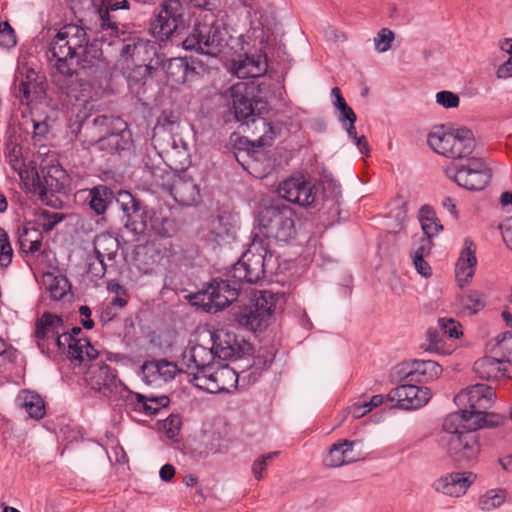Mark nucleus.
Masks as SVG:
<instances>
[{
  "mask_svg": "<svg viewBox=\"0 0 512 512\" xmlns=\"http://www.w3.org/2000/svg\"><path fill=\"white\" fill-rule=\"evenodd\" d=\"M98 41H90L83 26L65 24L49 43L48 60L54 62L53 67L65 78L78 75L79 70L98 77L108 65Z\"/></svg>",
  "mask_w": 512,
  "mask_h": 512,
  "instance_id": "nucleus-1",
  "label": "nucleus"
},
{
  "mask_svg": "<svg viewBox=\"0 0 512 512\" xmlns=\"http://www.w3.org/2000/svg\"><path fill=\"white\" fill-rule=\"evenodd\" d=\"M260 255L250 248L227 273V279H212L205 289L189 295L192 306L206 313H216L238 301L242 285L255 284L264 277Z\"/></svg>",
  "mask_w": 512,
  "mask_h": 512,
  "instance_id": "nucleus-2",
  "label": "nucleus"
},
{
  "mask_svg": "<svg viewBox=\"0 0 512 512\" xmlns=\"http://www.w3.org/2000/svg\"><path fill=\"white\" fill-rule=\"evenodd\" d=\"M278 194L287 202L316 209L328 225L339 220L341 191L333 183L316 185L302 178H289L280 183Z\"/></svg>",
  "mask_w": 512,
  "mask_h": 512,
  "instance_id": "nucleus-3",
  "label": "nucleus"
},
{
  "mask_svg": "<svg viewBox=\"0 0 512 512\" xmlns=\"http://www.w3.org/2000/svg\"><path fill=\"white\" fill-rule=\"evenodd\" d=\"M189 2L206 13L196 19L191 31L182 40L183 49L210 57L218 56L228 46L231 35L223 19H219L213 13L217 8L216 1L190 0Z\"/></svg>",
  "mask_w": 512,
  "mask_h": 512,
  "instance_id": "nucleus-4",
  "label": "nucleus"
},
{
  "mask_svg": "<svg viewBox=\"0 0 512 512\" xmlns=\"http://www.w3.org/2000/svg\"><path fill=\"white\" fill-rule=\"evenodd\" d=\"M463 417V415L448 414L443 420V434L439 438L440 446L446 450L452 462L460 468L472 466L480 453L478 434L466 427L467 420Z\"/></svg>",
  "mask_w": 512,
  "mask_h": 512,
  "instance_id": "nucleus-5",
  "label": "nucleus"
},
{
  "mask_svg": "<svg viewBox=\"0 0 512 512\" xmlns=\"http://www.w3.org/2000/svg\"><path fill=\"white\" fill-rule=\"evenodd\" d=\"M277 295L263 290L253 296L238 301L231 308V316L241 328L257 333L264 331L270 323L276 308Z\"/></svg>",
  "mask_w": 512,
  "mask_h": 512,
  "instance_id": "nucleus-6",
  "label": "nucleus"
},
{
  "mask_svg": "<svg viewBox=\"0 0 512 512\" xmlns=\"http://www.w3.org/2000/svg\"><path fill=\"white\" fill-rule=\"evenodd\" d=\"M255 229L258 231L252 234H259L269 243L274 240L287 244L296 235L294 212L289 205L275 201L259 212Z\"/></svg>",
  "mask_w": 512,
  "mask_h": 512,
  "instance_id": "nucleus-7",
  "label": "nucleus"
},
{
  "mask_svg": "<svg viewBox=\"0 0 512 512\" xmlns=\"http://www.w3.org/2000/svg\"><path fill=\"white\" fill-rule=\"evenodd\" d=\"M427 142L435 152L454 160L470 158L476 147L474 133L467 127L436 126L428 134Z\"/></svg>",
  "mask_w": 512,
  "mask_h": 512,
  "instance_id": "nucleus-8",
  "label": "nucleus"
},
{
  "mask_svg": "<svg viewBox=\"0 0 512 512\" xmlns=\"http://www.w3.org/2000/svg\"><path fill=\"white\" fill-rule=\"evenodd\" d=\"M232 109L237 122L249 124L256 116L270 110L269 102L260 95V86L254 82H238L231 86Z\"/></svg>",
  "mask_w": 512,
  "mask_h": 512,
  "instance_id": "nucleus-9",
  "label": "nucleus"
},
{
  "mask_svg": "<svg viewBox=\"0 0 512 512\" xmlns=\"http://www.w3.org/2000/svg\"><path fill=\"white\" fill-rule=\"evenodd\" d=\"M445 174L460 187L481 191L490 183L492 169L483 158L470 157L465 163L452 162L446 167Z\"/></svg>",
  "mask_w": 512,
  "mask_h": 512,
  "instance_id": "nucleus-10",
  "label": "nucleus"
},
{
  "mask_svg": "<svg viewBox=\"0 0 512 512\" xmlns=\"http://www.w3.org/2000/svg\"><path fill=\"white\" fill-rule=\"evenodd\" d=\"M118 40H110L108 45L119 46V53L123 60L132 63H153L156 58L163 61V53L156 41L139 37L135 32L121 31Z\"/></svg>",
  "mask_w": 512,
  "mask_h": 512,
  "instance_id": "nucleus-11",
  "label": "nucleus"
},
{
  "mask_svg": "<svg viewBox=\"0 0 512 512\" xmlns=\"http://www.w3.org/2000/svg\"><path fill=\"white\" fill-rule=\"evenodd\" d=\"M496 398L494 389L485 384H475L461 391L454 397L459 411L452 414L463 415L464 419H473L481 412L492 407Z\"/></svg>",
  "mask_w": 512,
  "mask_h": 512,
  "instance_id": "nucleus-12",
  "label": "nucleus"
},
{
  "mask_svg": "<svg viewBox=\"0 0 512 512\" xmlns=\"http://www.w3.org/2000/svg\"><path fill=\"white\" fill-rule=\"evenodd\" d=\"M117 206L122 212L121 223L125 229L135 235H142L148 230V218L152 208L137 195L124 189Z\"/></svg>",
  "mask_w": 512,
  "mask_h": 512,
  "instance_id": "nucleus-13",
  "label": "nucleus"
},
{
  "mask_svg": "<svg viewBox=\"0 0 512 512\" xmlns=\"http://www.w3.org/2000/svg\"><path fill=\"white\" fill-rule=\"evenodd\" d=\"M160 67L172 85H190L200 80L207 71V65L197 56L174 57L165 61L164 53Z\"/></svg>",
  "mask_w": 512,
  "mask_h": 512,
  "instance_id": "nucleus-14",
  "label": "nucleus"
},
{
  "mask_svg": "<svg viewBox=\"0 0 512 512\" xmlns=\"http://www.w3.org/2000/svg\"><path fill=\"white\" fill-rule=\"evenodd\" d=\"M184 24V8L180 0H164L159 11L151 21L150 31L159 41H166L174 36Z\"/></svg>",
  "mask_w": 512,
  "mask_h": 512,
  "instance_id": "nucleus-15",
  "label": "nucleus"
},
{
  "mask_svg": "<svg viewBox=\"0 0 512 512\" xmlns=\"http://www.w3.org/2000/svg\"><path fill=\"white\" fill-rule=\"evenodd\" d=\"M184 24V8L180 0H164L159 11L151 21L150 31L159 41H166L174 36Z\"/></svg>",
  "mask_w": 512,
  "mask_h": 512,
  "instance_id": "nucleus-16",
  "label": "nucleus"
},
{
  "mask_svg": "<svg viewBox=\"0 0 512 512\" xmlns=\"http://www.w3.org/2000/svg\"><path fill=\"white\" fill-rule=\"evenodd\" d=\"M400 384L386 395L388 402H396L395 407L403 410L418 409L424 406L431 398L429 388L418 386L415 381H408L405 374H398Z\"/></svg>",
  "mask_w": 512,
  "mask_h": 512,
  "instance_id": "nucleus-17",
  "label": "nucleus"
},
{
  "mask_svg": "<svg viewBox=\"0 0 512 512\" xmlns=\"http://www.w3.org/2000/svg\"><path fill=\"white\" fill-rule=\"evenodd\" d=\"M32 186L42 202L49 205L48 194L65 193L67 174L59 165L41 167L40 171L33 168L29 171Z\"/></svg>",
  "mask_w": 512,
  "mask_h": 512,
  "instance_id": "nucleus-18",
  "label": "nucleus"
},
{
  "mask_svg": "<svg viewBox=\"0 0 512 512\" xmlns=\"http://www.w3.org/2000/svg\"><path fill=\"white\" fill-rule=\"evenodd\" d=\"M236 238L234 215L226 210H218L208 220L207 232L203 239L213 249L229 244Z\"/></svg>",
  "mask_w": 512,
  "mask_h": 512,
  "instance_id": "nucleus-19",
  "label": "nucleus"
},
{
  "mask_svg": "<svg viewBox=\"0 0 512 512\" xmlns=\"http://www.w3.org/2000/svg\"><path fill=\"white\" fill-rule=\"evenodd\" d=\"M125 124L126 122L120 116L99 114L91 119L87 118L79 124V132L81 133L83 130L84 137L93 146L114 131L124 129Z\"/></svg>",
  "mask_w": 512,
  "mask_h": 512,
  "instance_id": "nucleus-20",
  "label": "nucleus"
},
{
  "mask_svg": "<svg viewBox=\"0 0 512 512\" xmlns=\"http://www.w3.org/2000/svg\"><path fill=\"white\" fill-rule=\"evenodd\" d=\"M260 120L263 122L264 126H267V130L257 139V145L248 157L250 161H248L243 168L246 170L251 169L259 173V176L262 177L268 174L274 167V158L265 147L272 145L276 137V132L271 123L267 122L264 118H260Z\"/></svg>",
  "mask_w": 512,
  "mask_h": 512,
  "instance_id": "nucleus-21",
  "label": "nucleus"
},
{
  "mask_svg": "<svg viewBox=\"0 0 512 512\" xmlns=\"http://www.w3.org/2000/svg\"><path fill=\"white\" fill-rule=\"evenodd\" d=\"M173 169L177 173L169 189L170 195L181 206H196L201 200L199 186L183 164Z\"/></svg>",
  "mask_w": 512,
  "mask_h": 512,
  "instance_id": "nucleus-22",
  "label": "nucleus"
},
{
  "mask_svg": "<svg viewBox=\"0 0 512 512\" xmlns=\"http://www.w3.org/2000/svg\"><path fill=\"white\" fill-rule=\"evenodd\" d=\"M85 375L91 389L105 397L111 396L122 385L117 371L104 362L90 364Z\"/></svg>",
  "mask_w": 512,
  "mask_h": 512,
  "instance_id": "nucleus-23",
  "label": "nucleus"
},
{
  "mask_svg": "<svg viewBox=\"0 0 512 512\" xmlns=\"http://www.w3.org/2000/svg\"><path fill=\"white\" fill-rule=\"evenodd\" d=\"M122 188L111 184H97L87 189L86 203L96 216H104L123 193Z\"/></svg>",
  "mask_w": 512,
  "mask_h": 512,
  "instance_id": "nucleus-24",
  "label": "nucleus"
},
{
  "mask_svg": "<svg viewBox=\"0 0 512 512\" xmlns=\"http://www.w3.org/2000/svg\"><path fill=\"white\" fill-rule=\"evenodd\" d=\"M442 367L433 360H413L411 363H401L397 374H405L408 381L423 383L439 378Z\"/></svg>",
  "mask_w": 512,
  "mask_h": 512,
  "instance_id": "nucleus-25",
  "label": "nucleus"
},
{
  "mask_svg": "<svg viewBox=\"0 0 512 512\" xmlns=\"http://www.w3.org/2000/svg\"><path fill=\"white\" fill-rule=\"evenodd\" d=\"M212 349L217 358L222 360L237 359L244 353L243 345L235 333L226 329H218L211 335Z\"/></svg>",
  "mask_w": 512,
  "mask_h": 512,
  "instance_id": "nucleus-26",
  "label": "nucleus"
},
{
  "mask_svg": "<svg viewBox=\"0 0 512 512\" xmlns=\"http://www.w3.org/2000/svg\"><path fill=\"white\" fill-rule=\"evenodd\" d=\"M477 475L471 471L452 472L437 479L433 487L437 492L448 496L459 497L464 495L470 485L476 480Z\"/></svg>",
  "mask_w": 512,
  "mask_h": 512,
  "instance_id": "nucleus-27",
  "label": "nucleus"
},
{
  "mask_svg": "<svg viewBox=\"0 0 512 512\" xmlns=\"http://www.w3.org/2000/svg\"><path fill=\"white\" fill-rule=\"evenodd\" d=\"M114 0H101V7L99 8L100 26L103 31H107L109 38H106V34L100 37L101 42H109L110 40H118L122 34L118 27V23L114 20L111 12L119 9H129L130 3L128 0H122L120 2H113Z\"/></svg>",
  "mask_w": 512,
  "mask_h": 512,
  "instance_id": "nucleus-28",
  "label": "nucleus"
},
{
  "mask_svg": "<svg viewBox=\"0 0 512 512\" xmlns=\"http://www.w3.org/2000/svg\"><path fill=\"white\" fill-rule=\"evenodd\" d=\"M64 329L65 325L62 316L52 312L45 311L36 319L33 337L37 340L38 348L42 353H45L46 348L44 341L48 340L50 337H54V335Z\"/></svg>",
  "mask_w": 512,
  "mask_h": 512,
  "instance_id": "nucleus-29",
  "label": "nucleus"
},
{
  "mask_svg": "<svg viewBox=\"0 0 512 512\" xmlns=\"http://www.w3.org/2000/svg\"><path fill=\"white\" fill-rule=\"evenodd\" d=\"M94 146H96L100 151H104L111 155H120L122 152L128 151L132 148V132L126 123L124 129H121V131H114Z\"/></svg>",
  "mask_w": 512,
  "mask_h": 512,
  "instance_id": "nucleus-30",
  "label": "nucleus"
},
{
  "mask_svg": "<svg viewBox=\"0 0 512 512\" xmlns=\"http://www.w3.org/2000/svg\"><path fill=\"white\" fill-rule=\"evenodd\" d=\"M170 398L167 395H144L141 393H131L128 405L136 412L146 415H156L162 408L168 407Z\"/></svg>",
  "mask_w": 512,
  "mask_h": 512,
  "instance_id": "nucleus-31",
  "label": "nucleus"
},
{
  "mask_svg": "<svg viewBox=\"0 0 512 512\" xmlns=\"http://www.w3.org/2000/svg\"><path fill=\"white\" fill-rule=\"evenodd\" d=\"M476 248L472 241H465V248L461 252V256L456 263V279L460 287L466 285L475 273L477 264Z\"/></svg>",
  "mask_w": 512,
  "mask_h": 512,
  "instance_id": "nucleus-32",
  "label": "nucleus"
},
{
  "mask_svg": "<svg viewBox=\"0 0 512 512\" xmlns=\"http://www.w3.org/2000/svg\"><path fill=\"white\" fill-rule=\"evenodd\" d=\"M255 251L260 255V263H262L264 277L277 274L279 269L278 257L273 254L270 244L259 234H254L250 243V252Z\"/></svg>",
  "mask_w": 512,
  "mask_h": 512,
  "instance_id": "nucleus-33",
  "label": "nucleus"
},
{
  "mask_svg": "<svg viewBox=\"0 0 512 512\" xmlns=\"http://www.w3.org/2000/svg\"><path fill=\"white\" fill-rule=\"evenodd\" d=\"M38 75L33 69H29L26 75H21L15 78L14 95L20 99L23 104L24 101L29 103L33 101L32 93H44L42 82L37 81Z\"/></svg>",
  "mask_w": 512,
  "mask_h": 512,
  "instance_id": "nucleus-34",
  "label": "nucleus"
},
{
  "mask_svg": "<svg viewBox=\"0 0 512 512\" xmlns=\"http://www.w3.org/2000/svg\"><path fill=\"white\" fill-rule=\"evenodd\" d=\"M268 68L267 56L261 51L257 54L245 53L243 58L239 59L236 73L239 77L256 78L266 73Z\"/></svg>",
  "mask_w": 512,
  "mask_h": 512,
  "instance_id": "nucleus-35",
  "label": "nucleus"
},
{
  "mask_svg": "<svg viewBox=\"0 0 512 512\" xmlns=\"http://www.w3.org/2000/svg\"><path fill=\"white\" fill-rule=\"evenodd\" d=\"M215 357L217 356L214 354L212 347L208 349L197 344L184 353L183 361L188 369L192 367L196 369H207L209 368V364L213 363Z\"/></svg>",
  "mask_w": 512,
  "mask_h": 512,
  "instance_id": "nucleus-36",
  "label": "nucleus"
},
{
  "mask_svg": "<svg viewBox=\"0 0 512 512\" xmlns=\"http://www.w3.org/2000/svg\"><path fill=\"white\" fill-rule=\"evenodd\" d=\"M354 443V441L349 440L334 443L323 460L324 465L329 468H336L352 462L354 459L349 457L348 453L352 450Z\"/></svg>",
  "mask_w": 512,
  "mask_h": 512,
  "instance_id": "nucleus-37",
  "label": "nucleus"
},
{
  "mask_svg": "<svg viewBox=\"0 0 512 512\" xmlns=\"http://www.w3.org/2000/svg\"><path fill=\"white\" fill-rule=\"evenodd\" d=\"M43 283L53 300H61L71 290L69 279L62 274L55 275L51 272L43 274Z\"/></svg>",
  "mask_w": 512,
  "mask_h": 512,
  "instance_id": "nucleus-38",
  "label": "nucleus"
},
{
  "mask_svg": "<svg viewBox=\"0 0 512 512\" xmlns=\"http://www.w3.org/2000/svg\"><path fill=\"white\" fill-rule=\"evenodd\" d=\"M149 228L159 237H172L177 232V222L175 219L163 216L152 209L148 218Z\"/></svg>",
  "mask_w": 512,
  "mask_h": 512,
  "instance_id": "nucleus-39",
  "label": "nucleus"
},
{
  "mask_svg": "<svg viewBox=\"0 0 512 512\" xmlns=\"http://www.w3.org/2000/svg\"><path fill=\"white\" fill-rule=\"evenodd\" d=\"M505 356L506 352L503 351L501 359L491 356L482 357L474 362L473 370L481 379L497 378L501 371L500 365L506 362Z\"/></svg>",
  "mask_w": 512,
  "mask_h": 512,
  "instance_id": "nucleus-40",
  "label": "nucleus"
},
{
  "mask_svg": "<svg viewBox=\"0 0 512 512\" xmlns=\"http://www.w3.org/2000/svg\"><path fill=\"white\" fill-rule=\"evenodd\" d=\"M17 401L31 418L40 420L44 417L45 404L40 395L24 390L18 395Z\"/></svg>",
  "mask_w": 512,
  "mask_h": 512,
  "instance_id": "nucleus-41",
  "label": "nucleus"
},
{
  "mask_svg": "<svg viewBox=\"0 0 512 512\" xmlns=\"http://www.w3.org/2000/svg\"><path fill=\"white\" fill-rule=\"evenodd\" d=\"M22 147L17 143L14 137H9L5 144V155L11 167L18 171L20 178L25 181L29 178V170L22 169L23 162L20 159Z\"/></svg>",
  "mask_w": 512,
  "mask_h": 512,
  "instance_id": "nucleus-42",
  "label": "nucleus"
},
{
  "mask_svg": "<svg viewBox=\"0 0 512 512\" xmlns=\"http://www.w3.org/2000/svg\"><path fill=\"white\" fill-rule=\"evenodd\" d=\"M230 142L233 148V154L236 161L242 166L245 167V164L248 163L247 159L242 160L240 158L241 154H245L246 157H249L251 151L256 147L257 140L251 141L245 136H241L237 133H232L230 136Z\"/></svg>",
  "mask_w": 512,
  "mask_h": 512,
  "instance_id": "nucleus-43",
  "label": "nucleus"
},
{
  "mask_svg": "<svg viewBox=\"0 0 512 512\" xmlns=\"http://www.w3.org/2000/svg\"><path fill=\"white\" fill-rule=\"evenodd\" d=\"M93 244L99 246L101 252L106 254L109 261H114L117 257L118 250L120 248V242L117 237L113 236L109 232H102L93 240Z\"/></svg>",
  "mask_w": 512,
  "mask_h": 512,
  "instance_id": "nucleus-44",
  "label": "nucleus"
},
{
  "mask_svg": "<svg viewBox=\"0 0 512 512\" xmlns=\"http://www.w3.org/2000/svg\"><path fill=\"white\" fill-rule=\"evenodd\" d=\"M466 427L475 432L481 428H493L503 423L504 417L497 413H489L487 410L481 412V415L475 416L473 419H466Z\"/></svg>",
  "mask_w": 512,
  "mask_h": 512,
  "instance_id": "nucleus-45",
  "label": "nucleus"
},
{
  "mask_svg": "<svg viewBox=\"0 0 512 512\" xmlns=\"http://www.w3.org/2000/svg\"><path fill=\"white\" fill-rule=\"evenodd\" d=\"M135 67L129 73V80L135 83L146 80L152 77L153 72L160 68L162 60L156 58L153 63H133Z\"/></svg>",
  "mask_w": 512,
  "mask_h": 512,
  "instance_id": "nucleus-46",
  "label": "nucleus"
},
{
  "mask_svg": "<svg viewBox=\"0 0 512 512\" xmlns=\"http://www.w3.org/2000/svg\"><path fill=\"white\" fill-rule=\"evenodd\" d=\"M181 113L177 109L167 108L163 109L157 118L156 128L160 127L164 131L172 133L179 127Z\"/></svg>",
  "mask_w": 512,
  "mask_h": 512,
  "instance_id": "nucleus-47",
  "label": "nucleus"
},
{
  "mask_svg": "<svg viewBox=\"0 0 512 512\" xmlns=\"http://www.w3.org/2000/svg\"><path fill=\"white\" fill-rule=\"evenodd\" d=\"M461 304L471 314H476L486 306V298L483 292L470 290L461 298Z\"/></svg>",
  "mask_w": 512,
  "mask_h": 512,
  "instance_id": "nucleus-48",
  "label": "nucleus"
},
{
  "mask_svg": "<svg viewBox=\"0 0 512 512\" xmlns=\"http://www.w3.org/2000/svg\"><path fill=\"white\" fill-rule=\"evenodd\" d=\"M505 497L506 491L504 489L490 490L479 499V508L484 511L498 508L504 503Z\"/></svg>",
  "mask_w": 512,
  "mask_h": 512,
  "instance_id": "nucleus-49",
  "label": "nucleus"
},
{
  "mask_svg": "<svg viewBox=\"0 0 512 512\" xmlns=\"http://www.w3.org/2000/svg\"><path fill=\"white\" fill-rule=\"evenodd\" d=\"M35 216L39 219L43 232L52 231L55 226L64 219V214L43 208L36 210Z\"/></svg>",
  "mask_w": 512,
  "mask_h": 512,
  "instance_id": "nucleus-50",
  "label": "nucleus"
},
{
  "mask_svg": "<svg viewBox=\"0 0 512 512\" xmlns=\"http://www.w3.org/2000/svg\"><path fill=\"white\" fill-rule=\"evenodd\" d=\"M438 326L442 335L448 336L450 338L457 339L463 334L461 330V324L453 318H439Z\"/></svg>",
  "mask_w": 512,
  "mask_h": 512,
  "instance_id": "nucleus-51",
  "label": "nucleus"
},
{
  "mask_svg": "<svg viewBox=\"0 0 512 512\" xmlns=\"http://www.w3.org/2000/svg\"><path fill=\"white\" fill-rule=\"evenodd\" d=\"M255 17L259 15L257 18L259 25L262 29V35L261 37H266V40H269L270 34H273L274 29L277 27L278 23L276 21V18L274 15H268L266 12H262L260 10L255 11L254 13Z\"/></svg>",
  "mask_w": 512,
  "mask_h": 512,
  "instance_id": "nucleus-52",
  "label": "nucleus"
},
{
  "mask_svg": "<svg viewBox=\"0 0 512 512\" xmlns=\"http://www.w3.org/2000/svg\"><path fill=\"white\" fill-rule=\"evenodd\" d=\"M394 40V33L388 28H382L374 38L375 49L380 52H386L391 48Z\"/></svg>",
  "mask_w": 512,
  "mask_h": 512,
  "instance_id": "nucleus-53",
  "label": "nucleus"
},
{
  "mask_svg": "<svg viewBox=\"0 0 512 512\" xmlns=\"http://www.w3.org/2000/svg\"><path fill=\"white\" fill-rule=\"evenodd\" d=\"M17 44L15 31L8 21L0 22V47L11 48Z\"/></svg>",
  "mask_w": 512,
  "mask_h": 512,
  "instance_id": "nucleus-54",
  "label": "nucleus"
},
{
  "mask_svg": "<svg viewBox=\"0 0 512 512\" xmlns=\"http://www.w3.org/2000/svg\"><path fill=\"white\" fill-rule=\"evenodd\" d=\"M66 355L72 363L81 364L84 361V341L82 338L68 343Z\"/></svg>",
  "mask_w": 512,
  "mask_h": 512,
  "instance_id": "nucleus-55",
  "label": "nucleus"
},
{
  "mask_svg": "<svg viewBox=\"0 0 512 512\" xmlns=\"http://www.w3.org/2000/svg\"><path fill=\"white\" fill-rule=\"evenodd\" d=\"M159 364V378L163 379L165 382L170 381L175 378V376L181 372L178 368L177 364L174 362H170L166 359H158Z\"/></svg>",
  "mask_w": 512,
  "mask_h": 512,
  "instance_id": "nucleus-56",
  "label": "nucleus"
},
{
  "mask_svg": "<svg viewBox=\"0 0 512 512\" xmlns=\"http://www.w3.org/2000/svg\"><path fill=\"white\" fill-rule=\"evenodd\" d=\"M181 418L179 415L171 414L162 422V429L168 438H175L180 431Z\"/></svg>",
  "mask_w": 512,
  "mask_h": 512,
  "instance_id": "nucleus-57",
  "label": "nucleus"
},
{
  "mask_svg": "<svg viewBox=\"0 0 512 512\" xmlns=\"http://www.w3.org/2000/svg\"><path fill=\"white\" fill-rule=\"evenodd\" d=\"M496 346L506 352V362L512 363V333L507 331L499 334L496 337Z\"/></svg>",
  "mask_w": 512,
  "mask_h": 512,
  "instance_id": "nucleus-58",
  "label": "nucleus"
},
{
  "mask_svg": "<svg viewBox=\"0 0 512 512\" xmlns=\"http://www.w3.org/2000/svg\"><path fill=\"white\" fill-rule=\"evenodd\" d=\"M436 102L446 109L459 106V96L451 91H440L436 94Z\"/></svg>",
  "mask_w": 512,
  "mask_h": 512,
  "instance_id": "nucleus-59",
  "label": "nucleus"
},
{
  "mask_svg": "<svg viewBox=\"0 0 512 512\" xmlns=\"http://www.w3.org/2000/svg\"><path fill=\"white\" fill-rule=\"evenodd\" d=\"M442 336L443 335H442L440 329L439 330L434 329V328L428 329L427 338L429 341V347H428L429 351H434V352L443 353V354L445 353L441 346Z\"/></svg>",
  "mask_w": 512,
  "mask_h": 512,
  "instance_id": "nucleus-60",
  "label": "nucleus"
},
{
  "mask_svg": "<svg viewBox=\"0 0 512 512\" xmlns=\"http://www.w3.org/2000/svg\"><path fill=\"white\" fill-rule=\"evenodd\" d=\"M421 227L424 233L422 238H429L430 240L443 230V225L437 218H433V221H422Z\"/></svg>",
  "mask_w": 512,
  "mask_h": 512,
  "instance_id": "nucleus-61",
  "label": "nucleus"
},
{
  "mask_svg": "<svg viewBox=\"0 0 512 512\" xmlns=\"http://www.w3.org/2000/svg\"><path fill=\"white\" fill-rule=\"evenodd\" d=\"M142 372L147 382L152 383L159 378V364L158 359L144 362L142 365Z\"/></svg>",
  "mask_w": 512,
  "mask_h": 512,
  "instance_id": "nucleus-62",
  "label": "nucleus"
},
{
  "mask_svg": "<svg viewBox=\"0 0 512 512\" xmlns=\"http://www.w3.org/2000/svg\"><path fill=\"white\" fill-rule=\"evenodd\" d=\"M107 272V265L104 261L95 262L92 261V257L89 256L87 259V273L96 278H103Z\"/></svg>",
  "mask_w": 512,
  "mask_h": 512,
  "instance_id": "nucleus-63",
  "label": "nucleus"
},
{
  "mask_svg": "<svg viewBox=\"0 0 512 512\" xmlns=\"http://www.w3.org/2000/svg\"><path fill=\"white\" fill-rule=\"evenodd\" d=\"M433 246L432 240L429 238H420L419 242L415 245V248L413 249L411 256L414 258V256H420V258H424L425 256H428L431 252Z\"/></svg>",
  "mask_w": 512,
  "mask_h": 512,
  "instance_id": "nucleus-64",
  "label": "nucleus"
}]
</instances>
